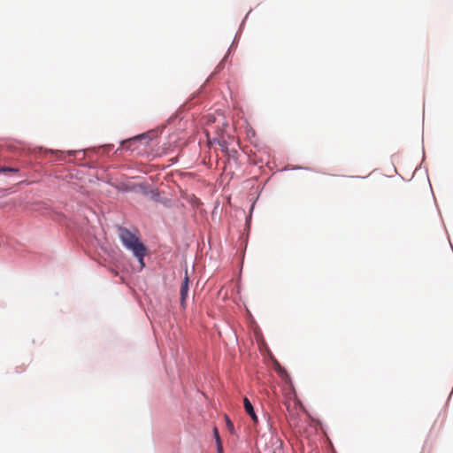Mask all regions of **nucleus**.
<instances>
[{
	"instance_id": "3",
	"label": "nucleus",
	"mask_w": 453,
	"mask_h": 453,
	"mask_svg": "<svg viewBox=\"0 0 453 453\" xmlns=\"http://www.w3.org/2000/svg\"><path fill=\"white\" fill-rule=\"evenodd\" d=\"M243 404H244V409H245L246 412L250 416V418H252L253 422L255 424H257V421H258V418H257V415H256V413L254 411V408H253L250 401L247 397H245L243 399Z\"/></svg>"
},
{
	"instance_id": "11",
	"label": "nucleus",
	"mask_w": 453,
	"mask_h": 453,
	"mask_svg": "<svg viewBox=\"0 0 453 453\" xmlns=\"http://www.w3.org/2000/svg\"><path fill=\"white\" fill-rule=\"evenodd\" d=\"M0 172H2V168H0Z\"/></svg>"
},
{
	"instance_id": "10",
	"label": "nucleus",
	"mask_w": 453,
	"mask_h": 453,
	"mask_svg": "<svg viewBox=\"0 0 453 453\" xmlns=\"http://www.w3.org/2000/svg\"><path fill=\"white\" fill-rule=\"evenodd\" d=\"M223 62H224V59L217 65L216 72H219L223 68Z\"/></svg>"
},
{
	"instance_id": "4",
	"label": "nucleus",
	"mask_w": 453,
	"mask_h": 453,
	"mask_svg": "<svg viewBox=\"0 0 453 453\" xmlns=\"http://www.w3.org/2000/svg\"><path fill=\"white\" fill-rule=\"evenodd\" d=\"M141 252L142 253H140V254L133 253V255L137 258V260L141 265V269H142L145 266L144 257L148 252L147 247L146 246L143 247V250H142Z\"/></svg>"
},
{
	"instance_id": "2",
	"label": "nucleus",
	"mask_w": 453,
	"mask_h": 453,
	"mask_svg": "<svg viewBox=\"0 0 453 453\" xmlns=\"http://www.w3.org/2000/svg\"><path fill=\"white\" fill-rule=\"evenodd\" d=\"M188 284H189V279L188 276V272L186 271L185 277L183 279V281L180 286V304L181 306H185L186 298L188 296Z\"/></svg>"
},
{
	"instance_id": "9",
	"label": "nucleus",
	"mask_w": 453,
	"mask_h": 453,
	"mask_svg": "<svg viewBox=\"0 0 453 453\" xmlns=\"http://www.w3.org/2000/svg\"><path fill=\"white\" fill-rule=\"evenodd\" d=\"M217 450H218V453H222L223 452V448H222V442H217Z\"/></svg>"
},
{
	"instance_id": "5",
	"label": "nucleus",
	"mask_w": 453,
	"mask_h": 453,
	"mask_svg": "<svg viewBox=\"0 0 453 453\" xmlns=\"http://www.w3.org/2000/svg\"><path fill=\"white\" fill-rule=\"evenodd\" d=\"M144 137V134H142V135H138L134 138H132V139H128V140H126L124 142H122V148L123 149H130L131 145L135 142L136 141L138 140H141Z\"/></svg>"
},
{
	"instance_id": "1",
	"label": "nucleus",
	"mask_w": 453,
	"mask_h": 453,
	"mask_svg": "<svg viewBox=\"0 0 453 453\" xmlns=\"http://www.w3.org/2000/svg\"><path fill=\"white\" fill-rule=\"evenodd\" d=\"M119 237L123 246L132 253L140 254L145 245L140 241L139 236L126 227H119Z\"/></svg>"
},
{
	"instance_id": "7",
	"label": "nucleus",
	"mask_w": 453,
	"mask_h": 453,
	"mask_svg": "<svg viewBox=\"0 0 453 453\" xmlns=\"http://www.w3.org/2000/svg\"><path fill=\"white\" fill-rule=\"evenodd\" d=\"M213 434H214V438L216 440V442H220L221 439H220V436H219V430H218L217 427H214Z\"/></svg>"
},
{
	"instance_id": "6",
	"label": "nucleus",
	"mask_w": 453,
	"mask_h": 453,
	"mask_svg": "<svg viewBox=\"0 0 453 453\" xmlns=\"http://www.w3.org/2000/svg\"><path fill=\"white\" fill-rule=\"evenodd\" d=\"M225 418H226V426L227 430H228L231 434H234V426L233 422L230 420V418H229L227 416H225Z\"/></svg>"
},
{
	"instance_id": "8",
	"label": "nucleus",
	"mask_w": 453,
	"mask_h": 453,
	"mask_svg": "<svg viewBox=\"0 0 453 453\" xmlns=\"http://www.w3.org/2000/svg\"><path fill=\"white\" fill-rule=\"evenodd\" d=\"M2 172L16 173V172H18V169L17 168H12V167H3L2 168Z\"/></svg>"
}]
</instances>
